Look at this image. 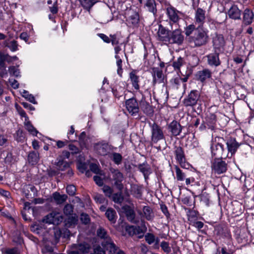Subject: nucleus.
<instances>
[{
    "instance_id": "9b49d317",
    "label": "nucleus",
    "mask_w": 254,
    "mask_h": 254,
    "mask_svg": "<svg viewBox=\"0 0 254 254\" xmlns=\"http://www.w3.org/2000/svg\"><path fill=\"white\" fill-rule=\"evenodd\" d=\"M170 32V30L167 29L162 25H159L157 32L158 39L162 42L167 43Z\"/></svg>"
},
{
    "instance_id": "bf43d9fd",
    "label": "nucleus",
    "mask_w": 254,
    "mask_h": 254,
    "mask_svg": "<svg viewBox=\"0 0 254 254\" xmlns=\"http://www.w3.org/2000/svg\"><path fill=\"white\" fill-rule=\"evenodd\" d=\"M7 141L8 140L6 135L0 134V146L6 145Z\"/></svg>"
},
{
    "instance_id": "4be33fe9",
    "label": "nucleus",
    "mask_w": 254,
    "mask_h": 254,
    "mask_svg": "<svg viewBox=\"0 0 254 254\" xmlns=\"http://www.w3.org/2000/svg\"><path fill=\"white\" fill-rule=\"evenodd\" d=\"M230 18L234 19H241V10L237 5H234L231 6L228 12Z\"/></svg>"
},
{
    "instance_id": "f03ea898",
    "label": "nucleus",
    "mask_w": 254,
    "mask_h": 254,
    "mask_svg": "<svg viewBox=\"0 0 254 254\" xmlns=\"http://www.w3.org/2000/svg\"><path fill=\"white\" fill-rule=\"evenodd\" d=\"M110 179L112 185L119 190L122 191L124 189L123 181L124 176L119 170L114 168L110 169Z\"/></svg>"
},
{
    "instance_id": "423d86ee",
    "label": "nucleus",
    "mask_w": 254,
    "mask_h": 254,
    "mask_svg": "<svg viewBox=\"0 0 254 254\" xmlns=\"http://www.w3.org/2000/svg\"><path fill=\"white\" fill-rule=\"evenodd\" d=\"M94 149L96 153L101 156L107 155L111 151V146L105 141H101L94 144Z\"/></svg>"
},
{
    "instance_id": "2f4dec72",
    "label": "nucleus",
    "mask_w": 254,
    "mask_h": 254,
    "mask_svg": "<svg viewBox=\"0 0 254 254\" xmlns=\"http://www.w3.org/2000/svg\"><path fill=\"white\" fill-rule=\"evenodd\" d=\"M73 247L83 254L88 253L91 248L90 246L85 242L74 244Z\"/></svg>"
},
{
    "instance_id": "c9c22d12",
    "label": "nucleus",
    "mask_w": 254,
    "mask_h": 254,
    "mask_svg": "<svg viewBox=\"0 0 254 254\" xmlns=\"http://www.w3.org/2000/svg\"><path fill=\"white\" fill-rule=\"evenodd\" d=\"M129 78L132 83L133 87L136 90L139 89V77L136 74L134 71H131L129 73Z\"/></svg>"
},
{
    "instance_id": "39448f33",
    "label": "nucleus",
    "mask_w": 254,
    "mask_h": 254,
    "mask_svg": "<svg viewBox=\"0 0 254 254\" xmlns=\"http://www.w3.org/2000/svg\"><path fill=\"white\" fill-rule=\"evenodd\" d=\"M184 40V36L180 29H176L170 33L168 43L170 44L181 45Z\"/></svg>"
},
{
    "instance_id": "f704fd0d",
    "label": "nucleus",
    "mask_w": 254,
    "mask_h": 254,
    "mask_svg": "<svg viewBox=\"0 0 254 254\" xmlns=\"http://www.w3.org/2000/svg\"><path fill=\"white\" fill-rule=\"evenodd\" d=\"M39 154L35 151L30 152L28 156V161L32 165H36L39 161Z\"/></svg>"
},
{
    "instance_id": "680f3d73",
    "label": "nucleus",
    "mask_w": 254,
    "mask_h": 254,
    "mask_svg": "<svg viewBox=\"0 0 254 254\" xmlns=\"http://www.w3.org/2000/svg\"><path fill=\"white\" fill-rule=\"evenodd\" d=\"M94 181L95 182L96 184L99 186H103L104 184V182L103 179L98 176H95L93 177Z\"/></svg>"
},
{
    "instance_id": "6e6d98bb",
    "label": "nucleus",
    "mask_w": 254,
    "mask_h": 254,
    "mask_svg": "<svg viewBox=\"0 0 254 254\" xmlns=\"http://www.w3.org/2000/svg\"><path fill=\"white\" fill-rule=\"evenodd\" d=\"M80 220L81 222L85 224H88L90 220L89 215L85 213H82L81 214Z\"/></svg>"
},
{
    "instance_id": "8fccbe9b",
    "label": "nucleus",
    "mask_w": 254,
    "mask_h": 254,
    "mask_svg": "<svg viewBox=\"0 0 254 254\" xmlns=\"http://www.w3.org/2000/svg\"><path fill=\"white\" fill-rule=\"evenodd\" d=\"M115 58L117 60L116 63L118 66L117 73L120 76H121L123 72L122 60L120 59L118 55H116Z\"/></svg>"
},
{
    "instance_id": "e2e57ef3",
    "label": "nucleus",
    "mask_w": 254,
    "mask_h": 254,
    "mask_svg": "<svg viewBox=\"0 0 254 254\" xmlns=\"http://www.w3.org/2000/svg\"><path fill=\"white\" fill-rule=\"evenodd\" d=\"M0 55L5 62H7L8 63H11L12 62L11 60V56H9V55L0 53Z\"/></svg>"
},
{
    "instance_id": "5701e85b",
    "label": "nucleus",
    "mask_w": 254,
    "mask_h": 254,
    "mask_svg": "<svg viewBox=\"0 0 254 254\" xmlns=\"http://www.w3.org/2000/svg\"><path fill=\"white\" fill-rule=\"evenodd\" d=\"M211 76V72L208 69H204L198 71L196 74L197 79L201 82H203L206 79L209 78Z\"/></svg>"
},
{
    "instance_id": "393cba45",
    "label": "nucleus",
    "mask_w": 254,
    "mask_h": 254,
    "mask_svg": "<svg viewBox=\"0 0 254 254\" xmlns=\"http://www.w3.org/2000/svg\"><path fill=\"white\" fill-rule=\"evenodd\" d=\"M216 122V115L212 113H209L205 118V123L208 128L213 130L215 128Z\"/></svg>"
},
{
    "instance_id": "774afa93",
    "label": "nucleus",
    "mask_w": 254,
    "mask_h": 254,
    "mask_svg": "<svg viewBox=\"0 0 254 254\" xmlns=\"http://www.w3.org/2000/svg\"><path fill=\"white\" fill-rule=\"evenodd\" d=\"M192 225L199 230L203 227L204 224L201 221H195L193 222Z\"/></svg>"
},
{
    "instance_id": "c756f323",
    "label": "nucleus",
    "mask_w": 254,
    "mask_h": 254,
    "mask_svg": "<svg viewBox=\"0 0 254 254\" xmlns=\"http://www.w3.org/2000/svg\"><path fill=\"white\" fill-rule=\"evenodd\" d=\"M142 216L148 221H151L154 217V213L151 208L148 206L143 207Z\"/></svg>"
},
{
    "instance_id": "603ef678",
    "label": "nucleus",
    "mask_w": 254,
    "mask_h": 254,
    "mask_svg": "<svg viewBox=\"0 0 254 254\" xmlns=\"http://www.w3.org/2000/svg\"><path fill=\"white\" fill-rule=\"evenodd\" d=\"M145 239L146 242L149 245L153 243L155 241V236L151 233H147L145 236Z\"/></svg>"
},
{
    "instance_id": "13d9d810",
    "label": "nucleus",
    "mask_w": 254,
    "mask_h": 254,
    "mask_svg": "<svg viewBox=\"0 0 254 254\" xmlns=\"http://www.w3.org/2000/svg\"><path fill=\"white\" fill-rule=\"evenodd\" d=\"M16 108L19 115L22 117L25 118V121L26 122L28 121V117L27 116L25 112L20 107H16Z\"/></svg>"
},
{
    "instance_id": "7c9ffc66",
    "label": "nucleus",
    "mask_w": 254,
    "mask_h": 254,
    "mask_svg": "<svg viewBox=\"0 0 254 254\" xmlns=\"http://www.w3.org/2000/svg\"><path fill=\"white\" fill-rule=\"evenodd\" d=\"M145 7L149 12L152 13L153 15H156L157 8L155 0H145Z\"/></svg>"
},
{
    "instance_id": "4468645a",
    "label": "nucleus",
    "mask_w": 254,
    "mask_h": 254,
    "mask_svg": "<svg viewBox=\"0 0 254 254\" xmlns=\"http://www.w3.org/2000/svg\"><path fill=\"white\" fill-rule=\"evenodd\" d=\"M213 44L216 50L220 51L221 49L223 48L225 45V41L223 35L216 34L213 37Z\"/></svg>"
},
{
    "instance_id": "7ed1b4c3",
    "label": "nucleus",
    "mask_w": 254,
    "mask_h": 254,
    "mask_svg": "<svg viewBox=\"0 0 254 254\" xmlns=\"http://www.w3.org/2000/svg\"><path fill=\"white\" fill-rule=\"evenodd\" d=\"M151 130V142L156 143L159 141L165 139V136L161 127L154 123L150 125Z\"/></svg>"
},
{
    "instance_id": "f257e3e1",
    "label": "nucleus",
    "mask_w": 254,
    "mask_h": 254,
    "mask_svg": "<svg viewBox=\"0 0 254 254\" xmlns=\"http://www.w3.org/2000/svg\"><path fill=\"white\" fill-rule=\"evenodd\" d=\"M185 33L188 37V42L192 48H198L206 45L208 41L206 31L201 28L196 27L193 24L187 26Z\"/></svg>"
},
{
    "instance_id": "69168bd1",
    "label": "nucleus",
    "mask_w": 254,
    "mask_h": 254,
    "mask_svg": "<svg viewBox=\"0 0 254 254\" xmlns=\"http://www.w3.org/2000/svg\"><path fill=\"white\" fill-rule=\"evenodd\" d=\"M68 148L71 151L72 154H76L79 152L78 148L73 144H69L68 145Z\"/></svg>"
},
{
    "instance_id": "a878e982",
    "label": "nucleus",
    "mask_w": 254,
    "mask_h": 254,
    "mask_svg": "<svg viewBox=\"0 0 254 254\" xmlns=\"http://www.w3.org/2000/svg\"><path fill=\"white\" fill-rule=\"evenodd\" d=\"M96 233L97 237L103 240L102 242L109 241L112 239L109 236L107 231L102 227L98 228Z\"/></svg>"
},
{
    "instance_id": "b1692460",
    "label": "nucleus",
    "mask_w": 254,
    "mask_h": 254,
    "mask_svg": "<svg viewBox=\"0 0 254 254\" xmlns=\"http://www.w3.org/2000/svg\"><path fill=\"white\" fill-rule=\"evenodd\" d=\"M179 12L176 11V9L173 7H169L167 8V13L171 21L174 23H176L179 19V17L178 15Z\"/></svg>"
},
{
    "instance_id": "3c124183",
    "label": "nucleus",
    "mask_w": 254,
    "mask_h": 254,
    "mask_svg": "<svg viewBox=\"0 0 254 254\" xmlns=\"http://www.w3.org/2000/svg\"><path fill=\"white\" fill-rule=\"evenodd\" d=\"M94 198L96 202L99 203L100 204H103L107 202V200L104 196L102 194L97 193L94 196Z\"/></svg>"
},
{
    "instance_id": "aec40b11",
    "label": "nucleus",
    "mask_w": 254,
    "mask_h": 254,
    "mask_svg": "<svg viewBox=\"0 0 254 254\" xmlns=\"http://www.w3.org/2000/svg\"><path fill=\"white\" fill-rule=\"evenodd\" d=\"M253 12L249 8H246L243 13V23L246 25L251 24L254 19Z\"/></svg>"
},
{
    "instance_id": "ddd939ff",
    "label": "nucleus",
    "mask_w": 254,
    "mask_h": 254,
    "mask_svg": "<svg viewBox=\"0 0 254 254\" xmlns=\"http://www.w3.org/2000/svg\"><path fill=\"white\" fill-rule=\"evenodd\" d=\"M205 11L200 8H198L195 13V22L198 27L201 28L205 20Z\"/></svg>"
},
{
    "instance_id": "0eeeda50",
    "label": "nucleus",
    "mask_w": 254,
    "mask_h": 254,
    "mask_svg": "<svg viewBox=\"0 0 254 254\" xmlns=\"http://www.w3.org/2000/svg\"><path fill=\"white\" fill-rule=\"evenodd\" d=\"M221 159H215L212 162V171L218 174L225 172L227 169V164Z\"/></svg>"
},
{
    "instance_id": "dca6fc26",
    "label": "nucleus",
    "mask_w": 254,
    "mask_h": 254,
    "mask_svg": "<svg viewBox=\"0 0 254 254\" xmlns=\"http://www.w3.org/2000/svg\"><path fill=\"white\" fill-rule=\"evenodd\" d=\"M123 209L128 221L134 224L138 222V221L135 219V213L133 209L127 205L123 207Z\"/></svg>"
},
{
    "instance_id": "4d7b16f0",
    "label": "nucleus",
    "mask_w": 254,
    "mask_h": 254,
    "mask_svg": "<svg viewBox=\"0 0 254 254\" xmlns=\"http://www.w3.org/2000/svg\"><path fill=\"white\" fill-rule=\"evenodd\" d=\"M89 168L92 172L96 174H100V170L97 164L91 163L90 164Z\"/></svg>"
},
{
    "instance_id": "e433bc0d",
    "label": "nucleus",
    "mask_w": 254,
    "mask_h": 254,
    "mask_svg": "<svg viewBox=\"0 0 254 254\" xmlns=\"http://www.w3.org/2000/svg\"><path fill=\"white\" fill-rule=\"evenodd\" d=\"M82 6L89 11L93 5L97 2V0H79Z\"/></svg>"
},
{
    "instance_id": "9d476101",
    "label": "nucleus",
    "mask_w": 254,
    "mask_h": 254,
    "mask_svg": "<svg viewBox=\"0 0 254 254\" xmlns=\"http://www.w3.org/2000/svg\"><path fill=\"white\" fill-rule=\"evenodd\" d=\"M63 219V218L60 213L53 212L46 216L44 221L47 223L59 224L62 222Z\"/></svg>"
},
{
    "instance_id": "ea45409f",
    "label": "nucleus",
    "mask_w": 254,
    "mask_h": 254,
    "mask_svg": "<svg viewBox=\"0 0 254 254\" xmlns=\"http://www.w3.org/2000/svg\"><path fill=\"white\" fill-rule=\"evenodd\" d=\"M24 124L25 126L26 129L33 135H36L38 131L36 129L32 126L31 123L28 120L26 122L25 121Z\"/></svg>"
},
{
    "instance_id": "bb28decb",
    "label": "nucleus",
    "mask_w": 254,
    "mask_h": 254,
    "mask_svg": "<svg viewBox=\"0 0 254 254\" xmlns=\"http://www.w3.org/2000/svg\"><path fill=\"white\" fill-rule=\"evenodd\" d=\"M105 215L108 220L113 224H115L117 218L116 211L112 208H109L106 211Z\"/></svg>"
},
{
    "instance_id": "1a4fd4ad",
    "label": "nucleus",
    "mask_w": 254,
    "mask_h": 254,
    "mask_svg": "<svg viewBox=\"0 0 254 254\" xmlns=\"http://www.w3.org/2000/svg\"><path fill=\"white\" fill-rule=\"evenodd\" d=\"M211 151L212 155L215 159L222 158L223 156L224 148L221 143H213L211 146Z\"/></svg>"
},
{
    "instance_id": "473e14b6",
    "label": "nucleus",
    "mask_w": 254,
    "mask_h": 254,
    "mask_svg": "<svg viewBox=\"0 0 254 254\" xmlns=\"http://www.w3.org/2000/svg\"><path fill=\"white\" fill-rule=\"evenodd\" d=\"M138 169L143 173L145 179H147L148 176L151 173V169L150 166L145 163L138 165Z\"/></svg>"
},
{
    "instance_id": "49530a36",
    "label": "nucleus",
    "mask_w": 254,
    "mask_h": 254,
    "mask_svg": "<svg viewBox=\"0 0 254 254\" xmlns=\"http://www.w3.org/2000/svg\"><path fill=\"white\" fill-rule=\"evenodd\" d=\"M4 44L6 47L9 48L11 51L14 52L17 50L18 44L15 40H12L9 43L5 42Z\"/></svg>"
},
{
    "instance_id": "a18cd8bd",
    "label": "nucleus",
    "mask_w": 254,
    "mask_h": 254,
    "mask_svg": "<svg viewBox=\"0 0 254 254\" xmlns=\"http://www.w3.org/2000/svg\"><path fill=\"white\" fill-rule=\"evenodd\" d=\"M160 247L163 252L167 254H169L171 252V248L169 246L168 242L162 241L160 244Z\"/></svg>"
},
{
    "instance_id": "6ab92c4d",
    "label": "nucleus",
    "mask_w": 254,
    "mask_h": 254,
    "mask_svg": "<svg viewBox=\"0 0 254 254\" xmlns=\"http://www.w3.org/2000/svg\"><path fill=\"white\" fill-rule=\"evenodd\" d=\"M140 108L143 112L147 116H152L154 113V109L152 106L143 99L140 102Z\"/></svg>"
},
{
    "instance_id": "37998d69",
    "label": "nucleus",
    "mask_w": 254,
    "mask_h": 254,
    "mask_svg": "<svg viewBox=\"0 0 254 254\" xmlns=\"http://www.w3.org/2000/svg\"><path fill=\"white\" fill-rule=\"evenodd\" d=\"M185 64V61L183 58L179 57L177 60L173 63V66L175 69H180V67Z\"/></svg>"
},
{
    "instance_id": "58836bf2",
    "label": "nucleus",
    "mask_w": 254,
    "mask_h": 254,
    "mask_svg": "<svg viewBox=\"0 0 254 254\" xmlns=\"http://www.w3.org/2000/svg\"><path fill=\"white\" fill-rule=\"evenodd\" d=\"M113 201L116 203L121 204L124 200V197L122 195V191L115 193L112 195Z\"/></svg>"
},
{
    "instance_id": "c85d7f7f",
    "label": "nucleus",
    "mask_w": 254,
    "mask_h": 254,
    "mask_svg": "<svg viewBox=\"0 0 254 254\" xmlns=\"http://www.w3.org/2000/svg\"><path fill=\"white\" fill-rule=\"evenodd\" d=\"M153 82H163L164 75L161 70L158 68L153 69Z\"/></svg>"
},
{
    "instance_id": "6e6552de",
    "label": "nucleus",
    "mask_w": 254,
    "mask_h": 254,
    "mask_svg": "<svg viewBox=\"0 0 254 254\" xmlns=\"http://www.w3.org/2000/svg\"><path fill=\"white\" fill-rule=\"evenodd\" d=\"M126 108L132 116H136L139 112L138 103L136 99L132 98L127 100L126 102Z\"/></svg>"
},
{
    "instance_id": "a19ab883",
    "label": "nucleus",
    "mask_w": 254,
    "mask_h": 254,
    "mask_svg": "<svg viewBox=\"0 0 254 254\" xmlns=\"http://www.w3.org/2000/svg\"><path fill=\"white\" fill-rule=\"evenodd\" d=\"M111 155V159L116 164L119 165L122 163L123 157L121 154L114 152Z\"/></svg>"
},
{
    "instance_id": "72a5a7b5",
    "label": "nucleus",
    "mask_w": 254,
    "mask_h": 254,
    "mask_svg": "<svg viewBox=\"0 0 254 254\" xmlns=\"http://www.w3.org/2000/svg\"><path fill=\"white\" fill-rule=\"evenodd\" d=\"M128 22L133 26H137L139 21V16L137 12L133 11L128 18Z\"/></svg>"
},
{
    "instance_id": "2eb2a0df",
    "label": "nucleus",
    "mask_w": 254,
    "mask_h": 254,
    "mask_svg": "<svg viewBox=\"0 0 254 254\" xmlns=\"http://www.w3.org/2000/svg\"><path fill=\"white\" fill-rule=\"evenodd\" d=\"M207 58L208 64L210 66H217L221 64L219 58V54L216 50L214 53L209 54L207 56Z\"/></svg>"
},
{
    "instance_id": "4c0bfd02",
    "label": "nucleus",
    "mask_w": 254,
    "mask_h": 254,
    "mask_svg": "<svg viewBox=\"0 0 254 254\" xmlns=\"http://www.w3.org/2000/svg\"><path fill=\"white\" fill-rule=\"evenodd\" d=\"M53 197L54 200L58 204L63 203L66 200L67 197V196L66 195H61L57 192H56L53 193Z\"/></svg>"
},
{
    "instance_id": "338daca9",
    "label": "nucleus",
    "mask_w": 254,
    "mask_h": 254,
    "mask_svg": "<svg viewBox=\"0 0 254 254\" xmlns=\"http://www.w3.org/2000/svg\"><path fill=\"white\" fill-rule=\"evenodd\" d=\"M200 201L201 202L203 203L206 205H207V206L209 205V200L206 195H205L204 194H202L200 196Z\"/></svg>"
},
{
    "instance_id": "79ce46f5",
    "label": "nucleus",
    "mask_w": 254,
    "mask_h": 254,
    "mask_svg": "<svg viewBox=\"0 0 254 254\" xmlns=\"http://www.w3.org/2000/svg\"><path fill=\"white\" fill-rule=\"evenodd\" d=\"M22 96L25 99H26L28 101H29L30 102L34 104H37V102L35 101V97H34V96L31 94H29L27 91L23 90L22 93Z\"/></svg>"
},
{
    "instance_id": "f8f14e48",
    "label": "nucleus",
    "mask_w": 254,
    "mask_h": 254,
    "mask_svg": "<svg viewBox=\"0 0 254 254\" xmlns=\"http://www.w3.org/2000/svg\"><path fill=\"white\" fill-rule=\"evenodd\" d=\"M101 245L104 249L108 251L109 254H116L120 250L112 239L109 241L102 242Z\"/></svg>"
},
{
    "instance_id": "c03bdc74",
    "label": "nucleus",
    "mask_w": 254,
    "mask_h": 254,
    "mask_svg": "<svg viewBox=\"0 0 254 254\" xmlns=\"http://www.w3.org/2000/svg\"><path fill=\"white\" fill-rule=\"evenodd\" d=\"M8 71L11 75L15 77L20 76V71L18 67L15 66H10L9 67Z\"/></svg>"
},
{
    "instance_id": "de8ad7c7",
    "label": "nucleus",
    "mask_w": 254,
    "mask_h": 254,
    "mask_svg": "<svg viewBox=\"0 0 254 254\" xmlns=\"http://www.w3.org/2000/svg\"><path fill=\"white\" fill-rule=\"evenodd\" d=\"M176 178L178 181H182L185 180V175L182 170L178 167H175Z\"/></svg>"
},
{
    "instance_id": "09e8293b",
    "label": "nucleus",
    "mask_w": 254,
    "mask_h": 254,
    "mask_svg": "<svg viewBox=\"0 0 254 254\" xmlns=\"http://www.w3.org/2000/svg\"><path fill=\"white\" fill-rule=\"evenodd\" d=\"M102 190L106 196L111 197L113 192V190L111 187L108 185H104L102 188Z\"/></svg>"
},
{
    "instance_id": "f3484780",
    "label": "nucleus",
    "mask_w": 254,
    "mask_h": 254,
    "mask_svg": "<svg viewBox=\"0 0 254 254\" xmlns=\"http://www.w3.org/2000/svg\"><path fill=\"white\" fill-rule=\"evenodd\" d=\"M168 129L173 135L177 136L181 133L182 127L177 121H173L169 125Z\"/></svg>"
},
{
    "instance_id": "20e7f679",
    "label": "nucleus",
    "mask_w": 254,
    "mask_h": 254,
    "mask_svg": "<svg viewBox=\"0 0 254 254\" xmlns=\"http://www.w3.org/2000/svg\"><path fill=\"white\" fill-rule=\"evenodd\" d=\"M200 93L198 90H191L188 96L184 100V104L186 107H192L197 104L200 99Z\"/></svg>"
},
{
    "instance_id": "412c9836",
    "label": "nucleus",
    "mask_w": 254,
    "mask_h": 254,
    "mask_svg": "<svg viewBox=\"0 0 254 254\" xmlns=\"http://www.w3.org/2000/svg\"><path fill=\"white\" fill-rule=\"evenodd\" d=\"M175 154L177 161L179 162L181 166L185 163V157L183 148L181 146H176L175 148Z\"/></svg>"
},
{
    "instance_id": "a211bd4d",
    "label": "nucleus",
    "mask_w": 254,
    "mask_h": 254,
    "mask_svg": "<svg viewBox=\"0 0 254 254\" xmlns=\"http://www.w3.org/2000/svg\"><path fill=\"white\" fill-rule=\"evenodd\" d=\"M227 149L229 152L231 153V155L234 154L240 144L237 142L235 138H230L228 139L226 142Z\"/></svg>"
},
{
    "instance_id": "864d4df0",
    "label": "nucleus",
    "mask_w": 254,
    "mask_h": 254,
    "mask_svg": "<svg viewBox=\"0 0 254 254\" xmlns=\"http://www.w3.org/2000/svg\"><path fill=\"white\" fill-rule=\"evenodd\" d=\"M73 212V207L71 204H66L64 208V212L66 215H70Z\"/></svg>"
},
{
    "instance_id": "0e129e2a",
    "label": "nucleus",
    "mask_w": 254,
    "mask_h": 254,
    "mask_svg": "<svg viewBox=\"0 0 254 254\" xmlns=\"http://www.w3.org/2000/svg\"><path fill=\"white\" fill-rule=\"evenodd\" d=\"M9 82L13 88L17 89L18 88L19 83L16 80L14 79H9Z\"/></svg>"
},
{
    "instance_id": "052dcab7",
    "label": "nucleus",
    "mask_w": 254,
    "mask_h": 254,
    "mask_svg": "<svg viewBox=\"0 0 254 254\" xmlns=\"http://www.w3.org/2000/svg\"><path fill=\"white\" fill-rule=\"evenodd\" d=\"M5 253L7 254H20V252L16 248L11 249H7L5 250Z\"/></svg>"
},
{
    "instance_id": "cd10ccee",
    "label": "nucleus",
    "mask_w": 254,
    "mask_h": 254,
    "mask_svg": "<svg viewBox=\"0 0 254 254\" xmlns=\"http://www.w3.org/2000/svg\"><path fill=\"white\" fill-rule=\"evenodd\" d=\"M62 157L59 156L56 160L55 165L61 171H64L69 167V163L64 160Z\"/></svg>"
},
{
    "instance_id": "5fc2aeb1",
    "label": "nucleus",
    "mask_w": 254,
    "mask_h": 254,
    "mask_svg": "<svg viewBox=\"0 0 254 254\" xmlns=\"http://www.w3.org/2000/svg\"><path fill=\"white\" fill-rule=\"evenodd\" d=\"M67 193L69 195L73 196L76 192V188L74 186L70 185H68L66 188Z\"/></svg>"
}]
</instances>
